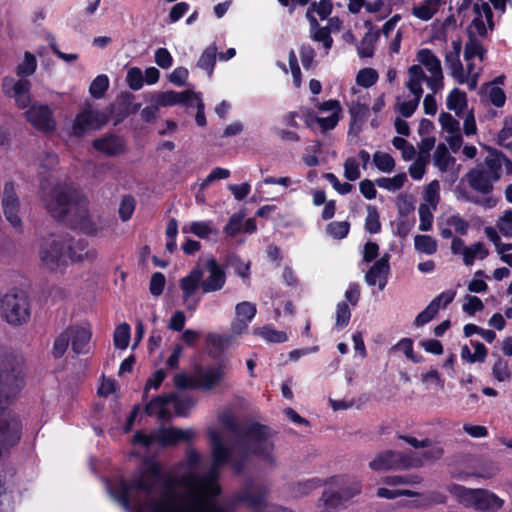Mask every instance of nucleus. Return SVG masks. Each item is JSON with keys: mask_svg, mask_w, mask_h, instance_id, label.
<instances>
[{"mask_svg": "<svg viewBox=\"0 0 512 512\" xmlns=\"http://www.w3.org/2000/svg\"><path fill=\"white\" fill-rule=\"evenodd\" d=\"M66 251L68 258L72 262H83L84 260L93 261L97 256L95 250L88 249V242L84 238L69 240V243H66Z\"/></svg>", "mask_w": 512, "mask_h": 512, "instance_id": "nucleus-25", "label": "nucleus"}, {"mask_svg": "<svg viewBox=\"0 0 512 512\" xmlns=\"http://www.w3.org/2000/svg\"><path fill=\"white\" fill-rule=\"evenodd\" d=\"M373 162L377 169L384 173H390L395 167L393 157L385 152H375L373 155Z\"/></svg>", "mask_w": 512, "mask_h": 512, "instance_id": "nucleus-53", "label": "nucleus"}, {"mask_svg": "<svg viewBox=\"0 0 512 512\" xmlns=\"http://www.w3.org/2000/svg\"><path fill=\"white\" fill-rule=\"evenodd\" d=\"M485 50L482 44L475 38L473 33L470 32L469 40L465 44L464 48V59L469 62L475 57H479L480 60L483 59V55Z\"/></svg>", "mask_w": 512, "mask_h": 512, "instance_id": "nucleus-44", "label": "nucleus"}, {"mask_svg": "<svg viewBox=\"0 0 512 512\" xmlns=\"http://www.w3.org/2000/svg\"><path fill=\"white\" fill-rule=\"evenodd\" d=\"M364 25L369 27L370 30L361 39L360 44L357 47V52L361 58H370L374 55V46L380 37V31H372V23L369 20H366Z\"/></svg>", "mask_w": 512, "mask_h": 512, "instance_id": "nucleus-30", "label": "nucleus"}, {"mask_svg": "<svg viewBox=\"0 0 512 512\" xmlns=\"http://www.w3.org/2000/svg\"><path fill=\"white\" fill-rule=\"evenodd\" d=\"M205 269L209 272L206 279H202L201 290L203 293L220 291L226 283V273L224 268L218 263L214 256L207 258Z\"/></svg>", "mask_w": 512, "mask_h": 512, "instance_id": "nucleus-14", "label": "nucleus"}, {"mask_svg": "<svg viewBox=\"0 0 512 512\" xmlns=\"http://www.w3.org/2000/svg\"><path fill=\"white\" fill-rule=\"evenodd\" d=\"M194 434L191 429L184 430L174 427L162 428L150 434L138 430L133 436L132 444L149 448L154 443H159L166 447L176 445L179 442H188L194 437Z\"/></svg>", "mask_w": 512, "mask_h": 512, "instance_id": "nucleus-7", "label": "nucleus"}, {"mask_svg": "<svg viewBox=\"0 0 512 512\" xmlns=\"http://www.w3.org/2000/svg\"><path fill=\"white\" fill-rule=\"evenodd\" d=\"M415 249L427 255L435 254L437 241L429 235H416L414 238Z\"/></svg>", "mask_w": 512, "mask_h": 512, "instance_id": "nucleus-47", "label": "nucleus"}, {"mask_svg": "<svg viewBox=\"0 0 512 512\" xmlns=\"http://www.w3.org/2000/svg\"><path fill=\"white\" fill-rule=\"evenodd\" d=\"M407 181V175L406 173L402 172L394 177L388 178V177H380L375 180V183L378 187L389 190V191H396L401 189L405 182Z\"/></svg>", "mask_w": 512, "mask_h": 512, "instance_id": "nucleus-41", "label": "nucleus"}, {"mask_svg": "<svg viewBox=\"0 0 512 512\" xmlns=\"http://www.w3.org/2000/svg\"><path fill=\"white\" fill-rule=\"evenodd\" d=\"M109 88V78L105 74L98 75L90 84L89 93L95 99H101Z\"/></svg>", "mask_w": 512, "mask_h": 512, "instance_id": "nucleus-50", "label": "nucleus"}, {"mask_svg": "<svg viewBox=\"0 0 512 512\" xmlns=\"http://www.w3.org/2000/svg\"><path fill=\"white\" fill-rule=\"evenodd\" d=\"M131 335L130 325L126 322L121 323L114 331V345L117 349H126L129 345Z\"/></svg>", "mask_w": 512, "mask_h": 512, "instance_id": "nucleus-48", "label": "nucleus"}, {"mask_svg": "<svg viewBox=\"0 0 512 512\" xmlns=\"http://www.w3.org/2000/svg\"><path fill=\"white\" fill-rule=\"evenodd\" d=\"M237 320L232 324V330L235 333H241L246 329L248 323L252 321L257 313L256 305L247 301L240 302L235 307Z\"/></svg>", "mask_w": 512, "mask_h": 512, "instance_id": "nucleus-27", "label": "nucleus"}, {"mask_svg": "<svg viewBox=\"0 0 512 512\" xmlns=\"http://www.w3.org/2000/svg\"><path fill=\"white\" fill-rule=\"evenodd\" d=\"M344 479L345 478L343 476H334L325 481L319 478H312L307 481L297 483L294 491L299 495H307L313 489L326 484H334L336 486H340L344 483Z\"/></svg>", "mask_w": 512, "mask_h": 512, "instance_id": "nucleus-32", "label": "nucleus"}, {"mask_svg": "<svg viewBox=\"0 0 512 512\" xmlns=\"http://www.w3.org/2000/svg\"><path fill=\"white\" fill-rule=\"evenodd\" d=\"M259 334L271 343H283L288 339L286 332L275 330L271 327H263Z\"/></svg>", "mask_w": 512, "mask_h": 512, "instance_id": "nucleus-62", "label": "nucleus"}, {"mask_svg": "<svg viewBox=\"0 0 512 512\" xmlns=\"http://www.w3.org/2000/svg\"><path fill=\"white\" fill-rule=\"evenodd\" d=\"M174 393L158 395L153 397L145 406V413L148 416L157 415L159 420L169 421L172 414L168 406L172 403Z\"/></svg>", "mask_w": 512, "mask_h": 512, "instance_id": "nucleus-24", "label": "nucleus"}, {"mask_svg": "<svg viewBox=\"0 0 512 512\" xmlns=\"http://www.w3.org/2000/svg\"><path fill=\"white\" fill-rule=\"evenodd\" d=\"M217 58V47L215 44L208 46L198 59L197 66L206 71L208 76L211 77L214 71Z\"/></svg>", "mask_w": 512, "mask_h": 512, "instance_id": "nucleus-36", "label": "nucleus"}, {"mask_svg": "<svg viewBox=\"0 0 512 512\" xmlns=\"http://www.w3.org/2000/svg\"><path fill=\"white\" fill-rule=\"evenodd\" d=\"M25 115L27 121L40 132L50 133L57 127L53 111L46 104L32 105L25 112Z\"/></svg>", "mask_w": 512, "mask_h": 512, "instance_id": "nucleus-12", "label": "nucleus"}, {"mask_svg": "<svg viewBox=\"0 0 512 512\" xmlns=\"http://www.w3.org/2000/svg\"><path fill=\"white\" fill-rule=\"evenodd\" d=\"M382 482L389 486L397 485H416L422 482V477L419 474H403V475H389L382 479Z\"/></svg>", "mask_w": 512, "mask_h": 512, "instance_id": "nucleus-39", "label": "nucleus"}, {"mask_svg": "<svg viewBox=\"0 0 512 512\" xmlns=\"http://www.w3.org/2000/svg\"><path fill=\"white\" fill-rule=\"evenodd\" d=\"M417 60L432 74L442 72L441 62L436 55L428 48L420 49L417 52Z\"/></svg>", "mask_w": 512, "mask_h": 512, "instance_id": "nucleus-34", "label": "nucleus"}, {"mask_svg": "<svg viewBox=\"0 0 512 512\" xmlns=\"http://www.w3.org/2000/svg\"><path fill=\"white\" fill-rule=\"evenodd\" d=\"M439 0H428L424 4L414 6L412 13L414 16L423 21H428L436 14Z\"/></svg>", "mask_w": 512, "mask_h": 512, "instance_id": "nucleus-49", "label": "nucleus"}, {"mask_svg": "<svg viewBox=\"0 0 512 512\" xmlns=\"http://www.w3.org/2000/svg\"><path fill=\"white\" fill-rule=\"evenodd\" d=\"M36 69H37L36 57L31 52L26 51L24 53L23 61L20 64H18L16 67V74L21 78H25V77L33 75L35 73Z\"/></svg>", "mask_w": 512, "mask_h": 512, "instance_id": "nucleus-46", "label": "nucleus"}, {"mask_svg": "<svg viewBox=\"0 0 512 512\" xmlns=\"http://www.w3.org/2000/svg\"><path fill=\"white\" fill-rule=\"evenodd\" d=\"M136 207L135 198L132 195H125L119 205V217L123 222L131 219Z\"/></svg>", "mask_w": 512, "mask_h": 512, "instance_id": "nucleus-56", "label": "nucleus"}, {"mask_svg": "<svg viewBox=\"0 0 512 512\" xmlns=\"http://www.w3.org/2000/svg\"><path fill=\"white\" fill-rule=\"evenodd\" d=\"M183 496L170 491L168 498L153 500L149 504L150 512H225L222 505L214 500L194 502L191 507L182 505Z\"/></svg>", "mask_w": 512, "mask_h": 512, "instance_id": "nucleus-8", "label": "nucleus"}, {"mask_svg": "<svg viewBox=\"0 0 512 512\" xmlns=\"http://www.w3.org/2000/svg\"><path fill=\"white\" fill-rule=\"evenodd\" d=\"M454 159L451 157L448 148L445 144H438L434 152V164L443 172L448 169V166Z\"/></svg>", "mask_w": 512, "mask_h": 512, "instance_id": "nucleus-51", "label": "nucleus"}, {"mask_svg": "<svg viewBox=\"0 0 512 512\" xmlns=\"http://www.w3.org/2000/svg\"><path fill=\"white\" fill-rule=\"evenodd\" d=\"M127 84L133 91L140 90L144 84V76L140 68L133 67L127 72Z\"/></svg>", "mask_w": 512, "mask_h": 512, "instance_id": "nucleus-60", "label": "nucleus"}, {"mask_svg": "<svg viewBox=\"0 0 512 512\" xmlns=\"http://www.w3.org/2000/svg\"><path fill=\"white\" fill-rule=\"evenodd\" d=\"M423 465V459L412 453H404L386 450L379 453L370 463L369 467L374 471L403 470L419 468Z\"/></svg>", "mask_w": 512, "mask_h": 512, "instance_id": "nucleus-9", "label": "nucleus"}, {"mask_svg": "<svg viewBox=\"0 0 512 512\" xmlns=\"http://www.w3.org/2000/svg\"><path fill=\"white\" fill-rule=\"evenodd\" d=\"M212 455V469L204 476L189 474L182 478V483L204 492L210 493L212 496H218L221 492L220 486L217 484L219 467L228 464L232 460V448L223 443L221 436L216 431L209 434Z\"/></svg>", "mask_w": 512, "mask_h": 512, "instance_id": "nucleus-4", "label": "nucleus"}, {"mask_svg": "<svg viewBox=\"0 0 512 512\" xmlns=\"http://www.w3.org/2000/svg\"><path fill=\"white\" fill-rule=\"evenodd\" d=\"M456 292L453 290H446L436 296L428 306L421 311L416 319L415 325L423 326L430 322L438 313L440 308V299H444L443 308L448 306L455 298Z\"/></svg>", "mask_w": 512, "mask_h": 512, "instance_id": "nucleus-21", "label": "nucleus"}, {"mask_svg": "<svg viewBox=\"0 0 512 512\" xmlns=\"http://www.w3.org/2000/svg\"><path fill=\"white\" fill-rule=\"evenodd\" d=\"M211 224V221H194L190 224L189 229L183 228V232H190L201 239H206L211 234L218 233V231L214 229Z\"/></svg>", "mask_w": 512, "mask_h": 512, "instance_id": "nucleus-42", "label": "nucleus"}, {"mask_svg": "<svg viewBox=\"0 0 512 512\" xmlns=\"http://www.w3.org/2000/svg\"><path fill=\"white\" fill-rule=\"evenodd\" d=\"M350 231V223L348 221H333L326 227V232L334 239H344Z\"/></svg>", "mask_w": 512, "mask_h": 512, "instance_id": "nucleus-52", "label": "nucleus"}, {"mask_svg": "<svg viewBox=\"0 0 512 512\" xmlns=\"http://www.w3.org/2000/svg\"><path fill=\"white\" fill-rule=\"evenodd\" d=\"M447 108L457 114L467 106V95L464 91L454 88L447 96Z\"/></svg>", "mask_w": 512, "mask_h": 512, "instance_id": "nucleus-40", "label": "nucleus"}, {"mask_svg": "<svg viewBox=\"0 0 512 512\" xmlns=\"http://www.w3.org/2000/svg\"><path fill=\"white\" fill-rule=\"evenodd\" d=\"M195 402L196 401L192 396L179 397L174 393V398L171 404L174 406V412L177 417H187L195 406Z\"/></svg>", "mask_w": 512, "mask_h": 512, "instance_id": "nucleus-38", "label": "nucleus"}, {"mask_svg": "<svg viewBox=\"0 0 512 512\" xmlns=\"http://www.w3.org/2000/svg\"><path fill=\"white\" fill-rule=\"evenodd\" d=\"M369 108L366 104L360 102H353L349 107L350 123L349 130H353L354 126L358 123H363L368 115Z\"/></svg>", "mask_w": 512, "mask_h": 512, "instance_id": "nucleus-45", "label": "nucleus"}, {"mask_svg": "<svg viewBox=\"0 0 512 512\" xmlns=\"http://www.w3.org/2000/svg\"><path fill=\"white\" fill-rule=\"evenodd\" d=\"M485 149L489 153V155L484 160V165L487 168L485 171L488 175L491 176L492 180H496L498 182L502 176V162L504 153L490 146H485Z\"/></svg>", "mask_w": 512, "mask_h": 512, "instance_id": "nucleus-28", "label": "nucleus"}, {"mask_svg": "<svg viewBox=\"0 0 512 512\" xmlns=\"http://www.w3.org/2000/svg\"><path fill=\"white\" fill-rule=\"evenodd\" d=\"M330 33V28L328 26L318 27L312 34L311 38L316 42H321L324 48L329 50L333 45V38Z\"/></svg>", "mask_w": 512, "mask_h": 512, "instance_id": "nucleus-61", "label": "nucleus"}, {"mask_svg": "<svg viewBox=\"0 0 512 512\" xmlns=\"http://www.w3.org/2000/svg\"><path fill=\"white\" fill-rule=\"evenodd\" d=\"M23 386L24 378L20 371L15 368L0 371V457L17 446L22 437V421L8 410V406Z\"/></svg>", "mask_w": 512, "mask_h": 512, "instance_id": "nucleus-1", "label": "nucleus"}, {"mask_svg": "<svg viewBox=\"0 0 512 512\" xmlns=\"http://www.w3.org/2000/svg\"><path fill=\"white\" fill-rule=\"evenodd\" d=\"M311 9L318 14L321 20L327 19L333 11L332 0L313 1L310 4Z\"/></svg>", "mask_w": 512, "mask_h": 512, "instance_id": "nucleus-63", "label": "nucleus"}, {"mask_svg": "<svg viewBox=\"0 0 512 512\" xmlns=\"http://www.w3.org/2000/svg\"><path fill=\"white\" fill-rule=\"evenodd\" d=\"M70 343L69 330L60 333L53 343L52 354L54 358H61L68 349Z\"/></svg>", "mask_w": 512, "mask_h": 512, "instance_id": "nucleus-57", "label": "nucleus"}, {"mask_svg": "<svg viewBox=\"0 0 512 512\" xmlns=\"http://www.w3.org/2000/svg\"><path fill=\"white\" fill-rule=\"evenodd\" d=\"M31 82L26 78H20L14 84V91L10 98L15 100L18 108L25 109L31 103Z\"/></svg>", "mask_w": 512, "mask_h": 512, "instance_id": "nucleus-31", "label": "nucleus"}, {"mask_svg": "<svg viewBox=\"0 0 512 512\" xmlns=\"http://www.w3.org/2000/svg\"><path fill=\"white\" fill-rule=\"evenodd\" d=\"M489 255V250L482 242H476L471 246L463 249V262L466 266L474 264L476 258L481 260Z\"/></svg>", "mask_w": 512, "mask_h": 512, "instance_id": "nucleus-35", "label": "nucleus"}, {"mask_svg": "<svg viewBox=\"0 0 512 512\" xmlns=\"http://www.w3.org/2000/svg\"><path fill=\"white\" fill-rule=\"evenodd\" d=\"M445 62L451 70L452 76L460 83L463 84L467 81V76L464 74L463 65L457 52H448L445 56Z\"/></svg>", "mask_w": 512, "mask_h": 512, "instance_id": "nucleus-37", "label": "nucleus"}, {"mask_svg": "<svg viewBox=\"0 0 512 512\" xmlns=\"http://www.w3.org/2000/svg\"><path fill=\"white\" fill-rule=\"evenodd\" d=\"M225 375L223 364L211 365L206 368L198 367L195 370L197 389L211 390L217 386Z\"/></svg>", "mask_w": 512, "mask_h": 512, "instance_id": "nucleus-16", "label": "nucleus"}, {"mask_svg": "<svg viewBox=\"0 0 512 512\" xmlns=\"http://www.w3.org/2000/svg\"><path fill=\"white\" fill-rule=\"evenodd\" d=\"M492 375L499 382L510 381L511 373L508 362L499 357L492 367Z\"/></svg>", "mask_w": 512, "mask_h": 512, "instance_id": "nucleus-58", "label": "nucleus"}, {"mask_svg": "<svg viewBox=\"0 0 512 512\" xmlns=\"http://www.w3.org/2000/svg\"><path fill=\"white\" fill-rule=\"evenodd\" d=\"M367 217L365 219V229L371 234L379 233L381 230V223L379 219V213L375 206L368 205Z\"/></svg>", "mask_w": 512, "mask_h": 512, "instance_id": "nucleus-55", "label": "nucleus"}, {"mask_svg": "<svg viewBox=\"0 0 512 512\" xmlns=\"http://www.w3.org/2000/svg\"><path fill=\"white\" fill-rule=\"evenodd\" d=\"M203 275V270L197 265L188 273V275L180 279V288L185 301L191 298L199 287L201 288Z\"/></svg>", "mask_w": 512, "mask_h": 512, "instance_id": "nucleus-26", "label": "nucleus"}, {"mask_svg": "<svg viewBox=\"0 0 512 512\" xmlns=\"http://www.w3.org/2000/svg\"><path fill=\"white\" fill-rule=\"evenodd\" d=\"M108 122V116L99 110L90 107L84 108L76 114L72 124V134L75 137H83L89 131H97Z\"/></svg>", "mask_w": 512, "mask_h": 512, "instance_id": "nucleus-11", "label": "nucleus"}, {"mask_svg": "<svg viewBox=\"0 0 512 512\" xmlns=\"http://www.w3.org/2000/svg\"><path fill=\"white\" fill-rule=\"evenodd\" d=\"M466 180L469 186L483 195L490 194L494 189V183L496 180H492L491 176L488 175L482 164H478L477 167L470 169L466 175Z\"/></svg>", "mask_w": 512, "mask_h": 512, "instance_id": "nucleus-17", "label": "nucleus"}, {"mask_svg": "<svg viewBox=\"0 0 512 512\" xmlns=\"http://www.w3.org/2000/svg\"><path fill=\"white\" fill-rule=\"evenodd\" d=\"M360 491V484L354 483L350 487L339 488L337 491L325 490L322 494V500L327 508L337 509L344 502L359 494Z\"/></svg>", "mask_w": 512, "mask_h": 512, "instance_id": "nucleus-23", "label": "nucleus"}, {"mask_svg": "<svg viewBox=\"0 0 512 512\" xmlns=\"http://www.w3.org/2000/svg\"><path fill=\"white\" fill-rule=\"evenodd\" d=\"M148 477L157 480L162 477V467L159 462H146V467L142 474L132 482H129L130 491L137 490L150 493L153 489V483L147 479Z\"/></svg>", "mask_w": 512, "mask_h": 512, "instance_id": "nucleus-19", "label": "nucleus"}, {"mask_svg": "<svg viewBox=\"0 0 512 512\" xmlns=\"http://www.w3.org/2000/svg\"><path fill=\"white\" fill-rule=\"evenodd\" d=\"M72 350L76 354H85L88 352L87 347L91 340L92 333L88 328L76 327L68 329Z\"/></svg>", "mask_w": 512, "mask_h": 512, "instance_id": "nucleus-29", "label": "nucleus"}, {"mask_svg": "<svg viewBox=\"0 0 512 512\" xmlns=\"http://www.w3.org/2000/svg\"><path fill=\"white\" fill-rule=\"evenodd\" d=\"M413 211L414 206L412 203H408L407 212L402 208L399 209V217L396 222V234L400 238H406L415 224V217L410 216Z\"/></svg>", "mask_w": 512, "mask_h": 512, "instance_id": "nucleus-33", "label": "nucleus"}, {"mask_svg": "<svg viewBox=\"0 0 512 512\" xmlns=\"http://www.w3.org/2000/svg\"><path fill=\"white\" fill-rule=\"evenodd\" d=\"M351 311L348 304L344 301L337 304L336 308V327L341 330L345 328L350 321Z\"/></svg>", "mask_w": 512, "mask_h": 512, "instance_id": "nucleus-59", "label": "nucleus"}, {"mask_svg": "<svg viewBox=\"0 0 512 512\" xmlns=\"http://www.w3.org/2000/svg\"><path fill=\"white\" fill-rule=\"evenodd\" d=\"M66 242L63 240H52L41 245L40 260L42 265L49 271H62L67 267Z\"/></svg>", "mask_w": 512, "mask_h": 512, "instance_id": "nucleus-10", "label": "nucleus"}, {"mask_svg": "<svg viewBox=\"0 0 512 512\" xmlns=\"http://www.w3.org/2000/svg\"><path fill=\"white\" fill-rule=\"evenodd\" d=\"M379 75L373 68H363L359 70L356 76V82L359 86L369 88L378 81Z\"/></svg>", "mask_w": 512, "mask_h": 512, "instance_id": "nucleus-54", "label": "nucleus"}, {"mask_svg": "<svg viewBox=\"0 0 512 512\" xmlns=\"http://www.w3.org/2000/svg\"><path fill=\"white\" fill-rule=\"evenodd\" d=\"M267 495L268 490L266 487L247 483L245 488L235 495V501L237 503L246 504L256 512L257 509H262V507L266 505L265 500Z\"/></svg>", "mask_w": 512, "mask_h": 512, "instance_id": "nucleus-15", "label": "nucleus"}, {"mask_svg": "<svg viewBox=\"0 0 512 512\" xmlns=\"http://www.w3.org/2000/svg\"><path fill=\"white\" fill-rule=\"evenodd\" d=\"M196 98L197 94L191 90H185L181 92L169 90L158 93L155 98V103L160 107L182 104L189 108L194 106V101Z\"/></svg>", "mask_w": 512, "mask_h": 512, "instance_id": "nucleus-18", "label": "nucleus"}, {"mask_svg": "<svg viewBox=\"0 0 512 512\" xmlns=\"http://www.w3.org/2000/svg\"><path fill=\"white\" fill-rule=\"evenodd\" d=\"M0 315L13 326H19L28 322L31 310L26 292L13 289L5 294L0 300Z\"/></svg>", "mask_w": 512, "mask_h": 512, "instance_id": "nucleus-6", "label": "nucleus"}, {"mask_svg": "<svg viewBox=\"0 0 512 512\" xmlns=\"http://www.w3.org/2000/svg\"><path fill=\"white\" fill-rule=\"evenodd\" d=\"M113 494L116 500L125 509H131V491L129 487V482L121 478L116 487L114 488Z\"/></svg>", "mask_w": 512, "mask_h": 512, "instance_id": "nucleus-43", "label": "nucleus"}, {"mask_svg": "<svg viewBox=\"0 0 512 512\" xmlns=\"http://www.w3.org/2000/svg\"><path fill=\"white\" fill-rule=\"evenodd\" d=\"M92 146L97 151L110 157L121 155L126 150V144L123 138L113 133L93 140Z\"/></svg>", "mask_w": 512, "mask_h": 512, "instance_id": "nucleus-20", "label": "nucleus"}, {"mask_svg": "<svg viewBox=\"0 0 512 512\" xmlns=\"http://www.w3.org/2000/svg\"><path fill=\"white\" fill-rule=\"evenodd\" d=\"M2 207L7 221L14 229L21 231L22 221L18 215L20 202L13 182H6L4 185Z\"/></svg>", "mask_w": 512, "mask_h": 512, "instance_id": "nucleus-13", "label": "nucleus"}, {"mask_svg": "<svg viewBox=\"0 0 512 512\" xmlns=\"http://www.w3.org/2000/svg\"><path fill=\"white\" fill-rule=\"evenodd\" d=\"M390 255L385 253L380 259L370 267L365 275V281L369 286L378 285L380 290H383L387 284V276L390 271Z\"/></svg>", "mask_w": 512, "mask_h": 512, "instance_id": "nucleus-22", "label": "nucleus"}, {"mask_svg": "<svg viewBox=\"0 0 512 512\" xmlns=\"http://www.w3.org/2000/svg\"><path fill=\"white\" fill-rule=\"evenodd\" d=\"M499 231L506 237H512V210L504 212L497 224Z\"/></svg>", "mask_w": 512, "mask_h": 512, "instance_id": "nucleus-64", "label": "nucleus"}, {"mask_svg": "<svg viewBox=\"0 0 512 512\" xmlns=\"http://www.w3.org/2000/svg\"><path fill=\"white\" fill-rule=\"evenodd\" d=\"M49 214L58 221H64L73 214L77 224L88 219V200L75 188L64 186L55 188L52 195L45 199Z\"/></svg>", "mask_w": 512, "mask_h": 512, "instance_id": "nucleus-3", "label": "nucleus"}, {"mask_svg": "<svg viewBox=\"0 0 512 512\" xmlns=\"http://www.w3.org/2000/svg\"><path fill=\"white\" fill-rule=\"evenodd\" d=\"M219 421L226 430L236 436L240 445L246 448V455L251 454L270 464L275 463L274 443L270 440L272 430L268 425L251 421L245 426H240L229 412L223 413Z\"/></svg>", "mask_w": 512, "mask_h": 512, "instance_id": "nucleus-2", "label": "nucleus"}, {"mask_svg": "<svg viewBox=\"0 0 512 512\" xmlns=\"http://www.w3.org/2000/svg\"><path fill=\"white\" fill-rule=\"evenodd\" d=\"M451 494L466 506H472L485 512H496L502 508L504 501L495 493L486 489H470L459 484L448 487Z\"/></svg>", "mask_w": 512, "mask_h": 512, "instance_id": "nucleus-5", "label": "nucleus"}]
</instances>
